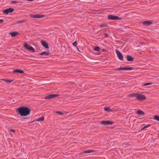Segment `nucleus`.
<instances>
[{
	"instance_id": "4",
	"label": "nucleus",
	"mask_w": 159,
	"mask_h": 159,
	"mask_svg": "<svg viewBox=\"0 0 159 159\" xmlns=\"http://www.w3.org/2000/svg\"><path fill=\"white\" fill-rule=\"evenodd\" d=\"M107 18L109 20H121V18H119L118 16H114L113 15H109L107 16Z\"/></svg>"
},
{
	"instance_id": "16",
	"label": "nucleus",
	"mask_w": 159,
	"mask_h": 159,
	"mask_svg": "<svg viewBox=\"0 0 159 159\" xmlns=\"http://www.w3.org/2000/svg\"><path fill=\"white\" fill-rule=\"evenodd\" d=\"M95 152V151L93 150H88L84 151L83 152H81V154H83L84 153H90L93 152Z\"/></svg>"
},
{
	"instance_id": "18",
	"label": "nucleus",
	"mask_w": 159,
	"mask_h": 159,
	"mask_svg": "<svg viewBox=\"0 0 159 159\" xmlns=\"http://www.w3.org/2000/svg\"><path fill=\"white\" fill-rule=\"evenodd\" d=\"M137 113L139 115H145L144 112L141 110L137 111Z\"/></svg>"
},
{
	"instance_id": "14",
	"label": "nucleus",
	"mask_w": 159,
	"mask_h": 159,
	"mask_svg": "<svg viewBox=\"0 0 159 159\" xmlns=\"http://www.w3.org/2000/svg\"><path fill=\"white\" fill-rule=\"evenodd\" d=\"M127 60L129 61H133L134 58L130 55H128L126 56Z\"/></svg>"
},
{
	"instance_id": "28",
	"label": "nucleus",
	"mask_w": 159,
	"mask_h": 159,
	"mask_svg": "<svg viewBox=\"0 0 159 159\" xmlns=\"http://www.w3.org/2000/svg\"><path fill=\"white\" fill-rule=\"evenodd\" d=\"M152 84V83H147L145 84H143L144 86H147L149 85H150Z\"/></svg>"
},
{
	"instance_id": "6",
	"label": "nucleus",
	"mask_w": 159,
	"mask_h": 159,
	"mask_svg": "<svg viewBox=\"0 0 159 159\" xmlns=\"http://www.w3.org/2000/svg\"><path fill=\"white\" fill-rule=\"evenodd\" d=\"M59 95L56 94H51L47 96L45 98V99H51L53 98H57L58 97Z\"/></svg>"
},
{
	"instance_id": "33",
	"label": "nucleus",
	"mask_w": 159,
	"mask_h": 159,
	"mask_svg": "<svg viewBox=\"0 0 159 159\" xmlns=\"http://www.w3.org/2000/svg\"><path fill=\"white\" fill-rule=\"evenodd\" d=\"M10 131H11V132H12L13 133H14L15 132V130L14 129H11V130H10Z\"/></svg>"
},
{
	"instance_id": "21",
	"label": "nucleus",
	"mask_w": 159,
	"mask_h": 159,
	"mask_svg": "<svg viewBox=\"0 0 159 159\" xmlns=\"http://www.w3.org/2000/svg\"><path fill=\"white\" fill-rule=\"evenodd\" d=\"M94 49L96 51H99L101 50V48L99 47L96 46L94 47Z\"/></svg>"
},
{
	"instance_id": "9",
	"label": "nucleus",
	"mask_w": 159,
	"mask_h": 159,
	"mask_svg": "<svg viewBox=\"0 0 159 159\" xmlns=\"http://www.w3.org/2000/svg\"><path fill=\"white\" fill-rule=\"evenodd\" d=\"M133 69L132 67H120L119 68H116L115 69L116 70H131Z\"/></svg>"
},
{
	"instance_id": "29",
	"label": "nucleus",
	"mask_w": 159,
	"mask_h": 159,
	"mask_svg": "<svg viewBox=\"0 0 159 159\" xmlns=\"http://www.w3.org/2000/svg\"><path fill=\"white\" fill-rule=\"evenodd\" d=\"M56 113L57 114H58L59 115H63V113L60 112V111H57L56 112Z\"/></svg>"
},
{
	"instance_id": "5",
	"label": "nucleus",
	"mask_w": 159,
	"mask_h": 159,
	"mask_svg": "<svg viewBox=\"0 0 159 159\" xmlns=\"http://www.w3.org/2000/svg\"><path fill=\"white\" fill-rule=\"evenodd\" d=\"M114 122L109 120H102L100 121V123L105 125H111L113 124Z\"/></svg>"
},
{
	"instance_id": "20",
	"label": "nucleus",
	"mask_w": 159,
	"mask_h": 159,
	"mask_svg": "<svg viewBox=\"0 0 159 159\" xmlns=\"http://www.w3.org/2000/svg\"><path fill=\"white\" fill-rule=\"evenodd\" d=\"M25 20H24L18 21L15 23V24L24 23L25 22Z\"/></svg>"
},
{
	"instance_id": "10",
	"label": "nucleus",
	"mask_w": 159,
	"mask_h": 159,
	"mask_svg": "<svg viewBox=\"0 0 159 159\" xmlns=\"http://www.w3.org/2000/svg\"><path fill=\"white\" fill-rule=\"evenodd\" d=\"M31 17L34 18H40L43 17L45 16L44 15H40L38 14H35L34 15H30Z\"/></svg>"
},
{
	"instance_id": "1",
	"label": "nucleus",
	"mask_w": 159,
	"mask_h": 159,
	"mask_svg": "<svg viewBox=\"0 0 159 159\" xmlns=\"http://www.w3.org/2000/svg\"><path fill=\"white\" fill-rule=\"evenodd\" d=\"M16 112L18 115H20L21 116H26L29 115L31 109L27 107L21 106L19 107L16 110Z\"/></svg>"
},
{
	"instance_id": "30",
	"label": "nucleus",
	"mask_w": 159,
	"mask_h": 159,
	"mask_svg": "<svg viewBox=\"0 0 159 159\" xmlns=\"http://www.w3.org/2000/svg\"><path fill=\"white\" fill-rule=\"evenodd\" d=\"M11 2L13 3H17L19 2L16 1H11Z\"/></svg>"
},
{
	"instance_id": "3",
	"label": "nucleus",
	"mask_w": 159,
	"mask_h": 159,
	"mask_svg": "<svg viewBox=\"0 0 159 159\" xmlns=\"http://www.w3.org/2000/svg\"><path fill=\"white\" fill-rule=\"evenodd\" d=\"M24 47L27 50L31 51L32 52H34L35 51L34 49L32 47L28 45L26 42L24 43Z\"/></svg>"
},
{
	"instance_id": "17",
	"label": "nucleus",
	"mask_w": 159,
	"mask_h": 159,
	"mask_svg": "<svg viewBox=\"0 0 159 159\" xmlns=\"http://www.w3.org/2000/svg\"><path fill=\"white\" fill-rule=\"evenodd\" d=\"M1 80H3L7 83H11L14 81L13 80H9L7 79H2Z\"/></svg>"
},
{
	"instance_id": "13",
	"label": "nucleus",
	"mask_w": 159,
	"mask_h": 159,
	"mask_svg": "<svg viewBox=\"0 0 159 159\" xmlns=\"http://www.w3.org/2000/svg\"><path fill=\"white\" fill-rule=\"evenodd\" d=\"M13 72V73H19L20 74H23L24 73L23 70L19 69H14Z\"/></svg>"
},
{
	"instance_id": "24",
	"label": "nucleus",
	"mask_w": 159,
	"mask_h": 159,
	"mask_svg": "<svg viewBox=\"0 0 159 159\" xmlns=\"http://www.w3.org/2000/svg\"><path fill=\"white\" fill-rule=\"evenodd\" d=\"M107 27H108V26L106 24H102L100 25V27L101 28H106Z\"/></svg>"
},
{
	"instance_id": "22",
	"label": "nucleus",
	"mask_w": 159,
	"mask_h": 159,
	"mask_svg": "<svg viewBox=\"0 0 159 159\" xmlns=\"http://www.w3.org/2000/svg\"><path fill=\"white\" fill-rule=\"evenodd\" d=\"M104 110L105 111L110 112L111 111V110L110 107H107L104 108Z\"/></svg>"
},
{
	"instance_id": "34",
	"label": "nucleus",
	"mask_w": 159,
	"mask_h": 159,
	"mask_svg": "<svg viewBox=\"0 0 159 159\" xmlns=\"http://www.w3.org/2000/svg\"><path fill=\"white\" fill-rule=\"evenodd\" d=\"M3 22V20L0 19V23H1Z\"/></svg>"
},
{
	"instance_id": "8",
	"label": "nucleus",
	"mask_w": 159,
	"mask_h": 159,
	"mask_svg": "<svg viewBox=\"0 0 159 159\" xmlns=\"http://www.w3.org/2000/svg\"><path fill=\"white\" fill-rule=\"evenodd\" d=\"M116 52L118 58L121 61L123 60V57L121 53V52L119 51L118 50H116Z\"/></svg>"
},
{
	"instance_id": "11",
	"label": "nucleus",
	"mask_w": 159,
	"mask_h": 159,
	"mask_svg": "<svg viewBox=\"0 0 159 159\" xmlns=\"http://www.w3.org/2000/svg\"><path fill=\"white\" fill-rule=\"evenodd\" d=\"M152 23V20H146L143 22V24L144 25L148 26L150 25Z\"/></svg>"
},
{
	"instance_id": "19",
	"label": "nucleus",
	"mask_w": 159,
	"mask_h": 159,
	"mask_svg": "<svg viewBox=\"0 0 159 159\" xmlns=\"http://www.w3.org/2000/svg\"><path fill=\"white\" fill-rule=\"evenodd\" d=\"M50 54V52H48L46 51H44L41 53H39V55L47 56L48 55Z\"/></svg>"
},
{
	"instance_id": "26",
	"label": "nucleus",
	"mask_w": 159,
	"mask_h": 159,
	"mask_svg": "<svg viewBox=\"0 0 159 159\" xmlns=\"http://www.w3.org/2000/svg\"><path fill=\"white\" fill-rule=\"evenodd\" d=\"M151 126V125L150 124H147L146 125L144 126L142 129L141 130H143L144 129H145L147 128H148L150 126Z\"/></svg>"
},
{
	"instance_id": "27",
	"label": "nucleus",
	"mask_w": 159,
	"mask_h": 159,
	"mask_svg": "<svg viewBox=\"0 0 159 159\" xmlns=\"http://www.w3.org/2000/svg\"><path fill=\"white\" fill-rule=\"evenodd\" d=\"M72 44L75 47H77V41H75L72 43Z\"/></svg>"
},
{
	"instance_id": "32",
	"label": "nucleus",
	"mask_w": 159,
	"mask_h": 159,
	"mask_svg": "<svg viewBox=\"0 0 159 159\" xmlns=\"http://www.w3.org/2000/svg\"><path fill=\"white\" fill-rule=\"evenodd\" d=\"M104 34L106 37H108V35L107 33H104Z\"/></svg>"
},
{
	"instance_id": "23",
	"label": "nucleus",
	"mask_w": 159,
	"mask_h": 159,
	"mask_svg": "<svg viewBox=\"0 0 159 159\" xmlns=\"http://www.w3.org/2000/svg\"><path fill=\"white\" fill-rule=\"evenodd\" d=\"M44 117L43 116H42L40 118H38L37 119V121H43L44 120Z\"/></svg>"
},
{
	"instance_id": "12",
	"label": "nucleus",
	"mask_w": 159,
	"mask_h": 159,
	"mask_svg": "<svg viewBox=\"0 0 159 159\" xmlns=\"http://www.w3.org/2000/svg\"><path fill=\"white\" fill-rule=\"evenodd\" d=\"M41 43L42 45L45 48L48 49L49 48L48 44L44 40L41 41Z\"/></svg>"
},
{
	"instance_id": "31",
	"label": "nucleus",
	"mask_w": 159,
	"mask_h": 159,
	"mask_svg": "<svg viewBox=\"0 0 159 159\" xmlns=\"http://www.w3.org/2000/svg\"><path fill=\"white\" fill-rule=\"evenodd\" d=\"M123 145L124 146H126V145H129L130 144H129V143H123Z\"/></svg>"
},
{
	"instance_id": "25",
	"label": "nucleus",
	"mask_w": 159,
	"mask_h": 159,
	"mask_svg": "<svg viewBox=\"0 0 159 159\" xmlns=\"http://www.w3.org/2000/svg\"><path fill=\"white\" fill-rule=\"evenodd\" d=\"M154 119L158 121H159V116H154Z\"/></svg>"
},
{
	"instance_id": "15",
	"label": "nucleus",
	"mask_w": 159,
	"mask_h": 159,
	"mask_svg": "<svg viewBox=\"0 0 159 159\" xmlns=\"http://www.w3.org/2000/svg\"><path fill=\"white\" fill-rule=\"evenodd\" d=\"M19 33L17 32H13L10 33V35L12 37H15L19 34Z\"/></svg>"
},
{
	"instance_id": "2",
	"label": "nucleus",
	"mask_w": 159,
	"mask_h": 159,
	"mask_svg": "<svg viewBox=\"0 0 159 159\" xmlns=\"http://www.w3.org/2000/svg\"><path fill=\"white\" fill-rule=\"evenodd\" d=\"M128 96L131 97H136V99L139 101H142L146 99V98L144 95L137 93L131 94L129 95Z\"/></svg>"
},
{
	"instance_id": "7",
	"label": "nucleus",
	"mask_w": 159,
	"mask_h": 159,
	"mask_svg": "<svg viewBox=\"0 0 159 159\" xmlns=\"http://www.w3.org/2000/svg\"><path fill=\"white\" fill-rule=\"evenodd\" d=\"M14 11V9L11 7H9L8 9H5L3 10V13L6 14L9 13H11Z\"/></svg>"
}]
</instances>
